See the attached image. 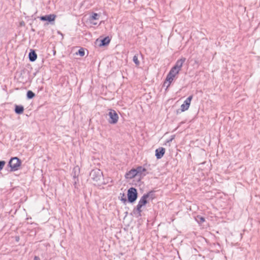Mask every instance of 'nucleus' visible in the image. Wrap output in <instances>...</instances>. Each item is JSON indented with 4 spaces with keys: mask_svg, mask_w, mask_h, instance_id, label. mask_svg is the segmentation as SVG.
Listing matches in <instances>:
<instances>
[{
    "mask_svg": "<svg viewBox=\"0 0 260 260\" xmlns=\"http://www.w3.org/2000/svg\"><path fill=\"white\" fill-rule=\"evenodd\" d=\"M196 220L199 223H202L205 221V218L200 215L197 216Z\"/></svg>",
    "mask_w": 260,
    "mask_h": 260,
    "instance_id": "23",
    "label": "nucleus"
},
{
    "mask_svg": "<svg viewBox=\"0 0 260 260\" xmlns=\"http://www.w3.org/2000/svg\"><path fill=\"white\" fill-rule=\"evenodd\" d=\"M146 175V173L143 174V176H145Z\"/></svg>",
    "mask_w": 260,
    "mask_h": 260,
    "instance_id": "37",
    "label": "nucleus"
},
{
    "mask_svg": "<svg viewBox=\"0 0 260 260\" xmlns=\"http://www.w3.org/2000/svg\"><path fill=\"white\" fill-rule=\"evenodd\" d=\"M6 162L4 160L0 161V171L3 169Z\"/></svg>",
    "mask_w": 260,
    "mask_h": 260,
    "instance_id": "28",
    "label": "nucleus"
},
{
    "mask_svg": "<svg viewBox=\"0 0 260 260\" xmlns=\"http://www.w3.org/2000/svg\"><path fill=\"white\" fill-rule=\"evenodd\" d=\"M56 17V16L55 14H49L42 16L40 17V19L41 21H47V24L50 23L51 24H54Z\"/></svg>",
    "mask_w": 260,
    "mask_h": 260,
    "instance_id": "6",
    "label": "nucleus"
},
{
    "mask_svg": "<svg viewBox=\"0 0 260 260\" xmlns=\"http://www.w3.org/2000/svg\"><path fill=\"white\" fill-rule=\"evenodd\" d=\"M16 110H17V109H16V105H14V111L15 113H16Z\"/></svg>",
    "mask_w": 260,
    "mask_h": 260,
    "instance_id": "33",
    "label": "nucleus"
},
{
    "mask_svg": "<svg viewBox=\"0 0 260 260\" xmlns=\"http://www.w3.org/2000/svg\"><path fill=\"white\" fill-rule=\"evenodd\" d=\"M16 157H14L11 158L10 160L8 167V171L10 172L15 171H16Z\"/></svg>",
    "mask_w": 260,
    "mask_h": 260,
    "instance_id": "7",
    "label": "nucleus"
},
{
    "mask_svg": "<svg viewBox=\"0 0 260 260\" xmlns=\"http://www.w3.org/2000/svg\"><path fill=\"white\" fill-rule=\"evenodd\" d=\"M138 175H142L143 173L147 171L146 169L142 166H139L136 168Z\"/></svg>",
    "mask_w": 260,
    "mask_h": 260,
    "instance_id": "17",
    "label": "nucleus"
},
{
    "mask_svg": "<svg viewBox=\"0 0 260 260\" xmlns=\"http://www.w3.org/2000/svg\"><path fill=\"white\" fill-rule=\"evenodd\" d=\"M155 192V190H151V191H149L147 193H145V194L147 198H149L150 199H151L152 200L155 198V194H154Z\"/></svg>",
    "mask_w": 260,
    "mask_h": 260,
    "instance_id": "18",
    "label": "nucleus"
},
{
    "mask_svg": "<svg viewBox=\"0 0 260 260\" xmlns=\"http://www.w3.org/2000/svg\"><path fill=\"white\" fill-rule=\"evenodd\" d=\"M108 115L109 117L108 121L110 124H115L118 122L119 116L115 110L110 109Z\"/></svg>",
    "mask_w": 260,
    "mask_h": 260,
    "instance_id": "5",
    "label": "nucleus"
},
{
    "mask_svg": "<svg viewBox=\"0 0 260 260\" xmlns=\"http://www.w3.org/2000/svg\"><path fill=\"white\" fill-rule=\"evenodd\" d=\"M34 260H40V258L38 256H35Z\"/></svg>",
    "mask_w": 260,
    "mask_h": 260,
    "instance_id": "32",
    "label": "nucleus"
},
{
    "mask_svg": "<svg viewBox=\"0 0 260 260\" xmlns=\"http://www.w3.org/2000/svg\"><path fill=\"white\" fill-rule=\"evenodd\" d=\"M76 54L77 55H80V56H83L85 54V51H84V49L83 48H80L78 52H77L76 53Z\"/></svg>",
    "mask_w": 260,
    "mask_h": 260,
    "instance_id": "22",
    "label": "nucleus"
},
{
    "mask_svg": "<svg viewBox=\"0 0 260 260\" xmlns=\"http://www.w3.org/2000/svg\"><path fill=\"white\" fill-rule=\"evenodd\" d=\"M142 210L141 209H139L138 207H136L134 209L133 212L131 213L132 215L134 214L137 217H139L142 216L141 212Z\"/></svg>",
    "mask_w": 260,
    "mask_h": 260,
    "instance_id": "15",
    "label": "nucleus"
},
{
    "mask_svg": "<svg viewBox=\"0 0 260 260\" xmlns=\"http://www.w3.org/2000/svg\"><path fill=\"white\" fill-rule=\"evenodd\" d=\"M138 175L136 169H132L129 171L127 172L125 175V177L126 179H131Z\"/></svg>",
    "mask_w": 260,
    "mask_h": 260,
    "instance_id": "9",
    "label": "nucleus"
},
{
    "mask_svg": "<svg viewBox=\"0 0 260 260\" xmlns=\"http://www.w3.org/2000/svg\"><path fill=\"white\" fill-rule=\"evenodd\" d=\"M19 240V237H17V242H18Z\"/></svg>",
    "mask_w": 260,
    "mask_h": 260,
    "instance_id": "36",
    "label": "nucleus"
},
{
    "mask_svg": "<svg viewBox=\"0 0 260 260\" xmlns=\"http://www.w3.org/2000/svg\"><path fill=\"white\" fill-rule=\"evenodd\" d=\"M111 39L109 37H106L100 40V43L99 44L100 47H104L107 46L110 42Z\"/></svg>",
    "mask_w": 260,
    "mask_h": 260,
    "instance_id": "11",
    "label": "nucleus"
},
{
    "mask_svg": "<svg viewBox=\"0 0 260 260\" xmlns=\"http://www.w3.org/2000/svg\"><path fill=\"white\" fill-rule=\"evenodd\" d=\"M35 93L31 90H28L26 93V98L27 99L30 100L35 97Z\"/></svg>",
    "mask_w": 260,
    "mask_h": 260,
    "instance_id": "20",
    "label": "nucleus"
},
{
    "mask_svg": "<svg viewBox=\"0 0 260 260\" xmlns=\"http://www.w3.org/2000/svg\"><path fill=\"white\" fill-rule=\"evenodd\" d=\"M174 77H172V76H170L168 74L167 75V77L166 78V80H165V81L164 83V85H163L164 86H165L166 84L168 83V84L166 85V90H167V88L170 86L171 83L172 82V81L174 80Z\"/></svg>",
    "mask_w": 260,
    "mask_h": 260,
    "instance_id": "13",
    "label": "nucleus"
},
{
    "mask_svg": "<svg viewBox=\"0 0 260 260\" xmlns=\"http://www.w3.org/2000/svg\"><path fill=\"white\" fill-rule=\"evenodd\" d=\"M127 202L130 203H134L138 198V192L136 188L131 187L127 190Z\"/></svg>",
    "mask_w": 260,
    "mask_h": 260,
    "instance_id": "2",
    "label": "nucleus"
},
{
    "mask_svg": "<svg viewBox=\"0 0 260 260\" xmlns=\"http://www.w3.org/2000/svg\"><path fill=\"white\" fill-rule=\"evenodd\" d=\"M91 179L94 182L100 183L103 179V172L98 169H93L90 173Z\"/></svg>",
    "mask_w": 260,
    "mask_h": 260,
    "instance_id": "1",
    "label": "nucleus"
},
{
    "mask_svg": "<svg viewBox=\"0 0 260 260\" xmlns=\"http://www.w3.org/2000/svg\"><path fill=\"white\" fill-rule=\"evenodd\" d=\"M171 69L176 71H178V72H179L181 70V69L178 66H177L176 64Z\"/></svg>",
    "mask_w": 260,
    "mask_h": 260,
    "instance_id": "27",
    "label": "nucleus"
},
{
    "mask_svg": "<svg viewBox=\"0 0 260 260\" xmlns=\"http://www.w3.org/2000/svg\"><path fill=\"white\" fill-rule=\"evenodd\" d=\"M165 148L160 147L155 150V156L157 159L161 158L165 153Z\"/></svg>",
    "mask_w": 260,
    "mask_h": 260,
    "instance_id": "8",
    "label": "nucleus"
},
{
    "mask_svg": "<svg viewBox=\"0 0 260 260\" xmlns=\"http://www.w3.org/2000/svg\"><path fill=\"white\" fill-rule=\"evenodd\" d=\"M179 72H178V71H176L171 69L168 74L170 76H172L173 77H175L176 75L179 74Z\"/></svg>",
    "mask_w": 260,
    "mask_h": 260,
    "instance_id": "21",
    "label": "nucleus"
},
{
    "mask_svg": "<svg viewBox=\"0 0 260 260\" xmlns=\"http://www.w3.org/2000/svg\"><path fill=\"white\" fill-rule=\"evenodd\" d=\"M133 61L135 62L136 66H139L140 64V62L138 60L137 55H135L133 58Z\"/></svg>",
    "mask_w": 260,
    "mask_h": 260,
    "instance_id": "26",
    "label": "nucleus"
},
{
    "mask_svg": "<svg viewBox=\"0 0 260 260\" xmlns=\"http://www.w3.org/2000/svg\"><path fill=\"white\" fill-rule=\"evenodd\" d=\"M24 111V107L22 105H17V114H22Z\"/></svg>",
    "mask_w": 260,
    "mask_h": 260,
    "instance_id": "24",
    "label": "nucleus"
},
{
    "mask_svg": "<svg viewBox=\"0 0 260 260\" xmlns=\"http://www.w3.org/2000/svg\"><path fill=\"white\" fill-rule=\"evenodd\" d=\"M120 196L121 197L120 200L124 203L125 204L126 202H127V199H126L125 194L124 193H120Z\"/></svg>",
    "mask_w": 260,
    "mask_h": 260,
    "instance_id": "25",
    "label": "nucleus"
},
{
    "mask_svg": "<svg viewBox=\"0 0 260 260\" xmlns=\"http://www.w3.org/2000/svg\"><path fill=\"white\" fill-rule=\"evenodd\" d=\"M173 139V138L170 139V140H168V141H167V142H170L172 141Z\"/></svg>",
    "mask_w": 260,
    "mask_h": 260,
    "instance_id": "35",
    "label": "nucleus"
},
{
    "mask_svg": "<svg viewBox=\"0 0 260 260\" xmlns=\"http://www.w3.org/2000/svg\"><path fill=\"white\" fill-rule=\"evenodd\" d=\"M28 58L31 62H34L37 59V54L34 50H30V52L28 53Z\"/></svg>",
    "mask_w": 260,
    "mask_h": 260,
    "instance_id": "12",
    "label": "nucleus"
},
{
    "mask_svg": "<svg viewBox=\"0 0 260 260\" xmlns=\"http://www.w3.org/2000/svg\"><path fill=\"white\" fill-rule=\"evenodd\" d=\"M21 164V160L17 157V170L19 169V167Z\"/></svg>",
    "mask_w": 260,
    "mask_h": 260,
    "instance_id": "29",
    "label": "nucleus"
},
{
    "mask_svg": "<svg viewBox=\"0 0 260 260\" xmlns=\"http://www.w3.org/2000/svg\"><path fill=\"white\" fill-rule=\"evenodd\" d=\"M16 110H17V109H16V105H14V111L15 113H16Z\"/></svg>",
    "mask_w": 260,
    "mask_h": 260,
    "instance_id": "34",
    "label": "nucleus"
},
{
    "mask_svg": "<svg viewBox=\"0 0 260 260\" xmlns=\"http://www.w3.org/2000/svg\"><path fill=\"white\" fill-rule=\"evenodd\" d=\"M143 206H144L143 205H142V204H141L139 202H138V205H137V206L136 207H138L139 209H141L142 207Z\"/></svg>",
    "mask_w": 260,
    "mask_h": 260,
    "instance_id": "30",
    "label": "nucleus"
},
{
    "mask_svg": "<svg viewBox=\"0 0 260 260\" xmlns=\"http://www.w3.org/2000/svg\"><path fill=\"white\" fill-rule=\"evenodd\" d=\"M192 98L193 96L192 95H190L184 101L183 104L181 105V108L176 110L177 114H179L188 109Z\"/></svg>",
    "mask_w": 260,
    "mask_h": 260,
    "instance_id": "3",
    "label": "nucleus"
},
{
    "mask_svg": "<svg viewBox=\"0 0 260 260\" xmlns=\"http://www.w3.org/2000/svg\"><path fill=\"white\" fill-rule=\"evenodd\" d=\"M79 170H80L79 168L76 167L73 169V170L72 172V175L73 177V179L74 180V185H76V184L77 183L76 179L77 178L78 175H79V172L77 173V170L79 171Z\"/></svg>",
    "mask_w": 260,
    "mask_h": 260,
    "instance_id": "14",
    "label": "nucleus"
},
{
    "mask_svg": "<svg viewBox=\"0 0 260 260\" xmlns=\"http://www.w3.org/2000/svg\"><path fill=\"white\" fill-rule=\"evenodd\" d=\"M28 72L26 70H22L20 71L19 77L17 78V82L22 84L26 83L29 79Z\"/></svg>",
    "mask_w": 260,
    "mask_h": 260,
    "instance_id": "4",
    "label": "nucleus"
},
{
    "mask_svg": "<svg viewBox=\"0 0 260 260\" xmlns=\"http://www.w3.org/2000/svg\"><path fill=\"white\" fill-rule=\"evenodd\" d=\"M185 60L186 58L182 57L180 59L177 60L175 64L181 69Z\"/></svg>",
    "mask_w": 260,
    "mask_h": 260,
    "instance_id": "16",
    "label": "nucleus"
},
{
    "mask_svg": "<svg viewBox=\"0 0 260 260\" xmlns=\"http://www.w3.org/2000/svg\"><path fill=\"white\" fill-rule=\"evenodd\" d=\"M25 25V22L23 21L20 22V26H23Z\"/></svg>",
    "mask_w": 260,
    "mask_h": 260,
    "instance_id": "31",
    "label": "nucleus"
},
{
    "mask_svg": "<svg viewBox=\"0 0 260 260\" xmlns=\"http://www.w3.org/2000/svg\"><path fill=\"white\" fill-rule=\"evenodd\" d=\"M100 17V14L96 13H92L91 15L89 16V20L90 22V23L93 25H96L97 23L94 22L92 21L95 20H98L99 19Z\"/></svg>",
    "mask_w": 260,
    "mask_h": 260,
    "instance_id": "10",
    "label": "nucleus"
},
{
    "mask_svg": "<svg viewBox=\"0 0 260 260\" xmlns=\"http://www.w3.org/2000/svg\"><path fill=\"white\" fill-rule=\"evenodd\" d=\"M147 198L146 197V196L144 194L142 197L140 199V200H139V202L141 204H142V205H143L144 206L146 205L147 204V203H148V201H147Z\"/></svg>",
    "mask_w": 260,
    "mask_h": 260,
    "instance_id": "19",
    "label": "nucleus"
}]
</instances>
